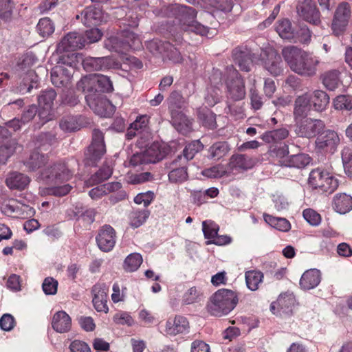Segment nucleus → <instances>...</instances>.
Segmentation results:
<instances>
[{
    "mask_svg": "<svg viewBox=\"0 0 352 352\" xmlns=\"http://www.w3.org/2000/svg\"><path fill=\"white\" fill-rule=\"evenodd\" d=\"M72 175L73 172L65 163L58 162L43 169L41 172L39 179L46 184L52 186L46 189L48 195L63 197L67 195L72 187L69 184H58L67 182Z\"/></svg>",
    "mask_w": 352,
    "mask_h": 352,
    "instance_id": "f257e3e1",
    "label": "nucleus"
},
{
    "mask_svg": "<svg viewBox=\"0 0 352 352\" xmlns=\"http://www.w3.org/2000/svg\"><path fill=\"white\" fill-rule=\"evenodd\" d=\"M164 14L168 17L177 19L181 29L184 32H194L201 36L208 32L207 27L195 21L197 12L192 7L180 4L169 5L164 9Z\"/></svg>",
    "mask_w": 352,
    "mask_h": 352,
    "instance_id": "f03ea898",
    "label": "nucleus"
},
{
    "mask_svg": "<svg viewBox=\"0 0 352 352\" xmlns=\"http://www.w3.org/2000/svg\"><path fill=\"white\" fill-rule=\"evenodd\" d=\"M238 303V298L234 292L221 289L217 291L210 298L207 305L208 312L217 317L228 314Z\"/></svg>",
    "mask_w": 352,
    "mask_h": 352,
    "instance_id": "7ed1b4c3",
    "label": "nucleus"
},
{
    "mask_svg": "<svg viewBox=\"0 0 352 352\" xmlns=\"http://www.w3.org/2000/svg\"><path fill=\"white\" fill-rule=\"evenodd\" d=\"M170 152L171 148L169 146L164 143L154 142L146 146L144 151L133 154L130 159V164L133 166L155 164L166 157Z\"/></svg>",
    "mask_w": 352,
    "mask_h": 352,
    "instance_id": "20e7f679",
    "label": "nucleus"
},
{
    "mask_svg": "<svg viewBox=\"0 0 352 352\" xmlns=\"http://www.w3.org/2000/svg\"><path fill=\"white\" fill-rule=\"evenodd\" d=\"M33 65V60L29 56H25L21 61H19L14 68L15 74L22 78L19 90L23 94L30 93L31 90L37 88L38 84V76L36 73L30 69Z\"/></svg>",
    "mask_w": 352,
    "mask_h": 352,
    "instance_id": "39448f33",
    "label": "nucleus"
},
{
    "mask_svg": "<svg viewBox=\"0 0 352 352\" xmlns=\"http://www.w3.org/2000/svg\"><path fill=\"white\" fill-rule=\"evenodd\" d=\"M308 183L314 188L318 189L321 192L328 195L333 193L339 186L338 179L320 168H317L310 172Z\"/></svg>",
    "mask_w": 352,
    "mask_h": 352,
    "instance_id": "423d86ee",
    "label": "nucleus"
},
{
    "mask_svg": "<svg viewBox=\"0 0 352 352\" xmlns=\"http://www.w3.org/2000/svg\"><path fill=\"white\" fill-rule=\"evenodd\" d=\"M106 153L104 134L99 129L92 131V141L85 153L86 166H94Z\"/></svg>",
    "mask_w": 352,
    "mask_h": 352,
    "instance_id": "0eeeda50",
    "label": "nucleus"
},
{
    "mask_svg": "<svg viewBox=\"0 0 352 352\" xmlns=\"http://www.w3.org/2000/svg\"><path fill=\"white\" fill-rule=\"evenodd\" d=\"M325 129V124L318 119L305 118L296 121L295 133L300 138H314Z\"/></svg>",
    "mask_w": 352,
    "mask_h": 352,
    "instance_id": "6e6552de",
    "label": "nucleus"
},
{
    "mask_svg": "<svg viewBox=\"0 0 352 352\" xmlns=\"http://www.w3.org/2000/svg\"><path fill=\"white\" fill-rule=\"evenodd\" d=\"M340 138L337 132L325 129L320 131L315 140V148L324 153L333 154L340 144Z\"/></svg>",
    "mask_w": 352,
    "mask_h": 352,
    "instance_id": "1a4fd4ad",
    "label": "nucleus"
},
{
    "mask_svg": "<svg viewBox=\"0 0 352 352\" xmlns=\"http://www.w3.org/2000/svg\"><path fill=\"white\" fill-rule=\"evenodd\" d=\"M351 17V7L348 3L342 2L336 8L331 23V30L336 36L344 33Z\"/></svg>",
    "mask_w": 352,
    "mask_h": 352,
    "instance_id": "9d476101",
    "label": "nucleus"
},
{
    "mask_svg": "<svg viewBox=\"0 0 352 352\" xmlns=\"http://www.w3.org/2000/svg\"><path fill=\"white\" fill-rule=\"evenodd\" d=\"M296 10L298 16L306 22L314 25H319L321 23V14L315 1H300L296 6Z\"/></svg>",
    "mask_w": 352,
    "mask_h": 352,
    "instance_id": "9b49d317",
    "label": "nucleus"
},
{
    "mask_svg": "<svg viewBox=\"0 0 352 352\" xmlns=\"http://www.w3.org/2000/svg\"><path fill=\"white\" fill-rule=\"evenodd\" d=\"M307 54V52L294 45L284 47L281 51L285 61L290 69L296 74Z\"/></svg>",
    "mask_w": 352,
    "mask_h": 352,
    "instance_id": "f8f14e48",
    "label": "nucleus"
},
{
    "mask_svg": "<svg viewBox=\"0 0 352 352\" xmlns=\"http://www.w3.org/2000/svg\"><path fill=\"white\" fill-rule=\"evenodd\" d=\"M262 63L265 69L273 76H278L283 73L284 67L281 56L273 50L264 53Z\"/></svg>",
    "mask_w": 352,
    "mask_h": 352,
    "instance_id": "ddd939ff",
    "label": "nucleus"
},
{
    "mask_svg": "<svg viewBox=\"0 0 352 352\" xmlns=\"http://www.w3.org/2000/svg\"><path fill=\"white\" fill-rule=\"evenodd\" d=\"M108 15L100 8L88 6L81 12V21L86 26H96L108 20Z\"/></svg>",
    "mask_w": 352,
    "mask_h": 352,
    "instance_id": "4468645a",
    "label": "nucleus"
},
{
    "mask_svg": "<svg viewBox=\"0 0 352 352\" xmlns=\"http://www.w3.org/2000/svg\"><path fill=\"white\" fill-rule=\"evenodd\" d=\"M116 231L109 225L103 226L98 231L96 240L98 248L104 252L111 251L116 244Z\"/></svg>",
    "mask_w": 352,
    "mask_h": 352,
    "instance_id": "2eb2a0df",
    "label": "nucleus"
},
{
    "mask_svg": "<svg viewBox=\"0 0 352 352\" xmlns=\"http://www.w3.org/2000/svg\"><path fill=\"white\" fill-rule=\"evenodd\" d=\"M85 47V36L77 32H69L65 36L58 45L60 52L75 51Z\"/></svg>",
    "mask_w": 352,
    "mask_h": 352,
    "instance_id": "dca6fc26",
    "label": "nucleus"
},
{
    "mask_svg": "<svg viewBox=\"0 0 352 352\" xmlns=\"http://www.w3.org/2000/svg\"><path fill=\"white\" fill-rule=\"evenodd\" d=\"M83 68L88 71H103L114 67L116 63L109 56L103 57H87L82 60Z\"/></svg>",
    "mask_w": 352,
    "mask_h": 352,
    "instance_id": "f3484780",
    "label": "nucleus"
},
{
    "mask_svg": "<svg viewBox=\"0 0 352 352\" xmlns=\"http://www.w3.org/2000/svg\"><path fill=\"white\" fill-rule=\"evenodd\" d=\"M234 62L241 71L248 72L253 65L252 54L245 47H237L232 51Z\"/></svg>",
    "mask_w": 352,
    "mask_h": 352,
    "instance_id": "a211bd4d",
    "label": "nucleus"
},
{
    "mask_svg": "<svg viewBox=\"0 0 352 352\" xmlns=\"http://www.w3.org/2000/svg\"><path fill=\"white\" fill-rule=\"evenodd\" d=\"M108 287L105 284H97L92 288L94 306L98 311L107 313L109 311L107 302Z\"/></svg>",
    "mask_w": 352,
    "mask_h": 352,
    "instance_id": "6ab92c4d",
    "label": "nucleus"
},
{
    "mask_svg": "<svg viewBox=\"0 0 352 352\" xmlns=\"http://www.w3.org/2000/svg\"><path fill=\"white\" fill-rule=\"evenodd\" d=\"M228 96L234 101L243 100L245 96V82L236 72V78L227 83Z\"/></svg>",
    "mask_w": 352,
    "mask_h": 352,
    "instance_id": "aec40b11",
    "label": "nucleus"
},
{
    "mask_svg": "<svg viewBox=\"0 0 352 352\" xmlns=\"http://www.w3.org/2000/svg\"><path fill=\"white\" fill-rule=\"evenodd\" d=\"M311 157L307 153L292 154L282 160V165L286 167L302 169L311 163Z\"/></svg>",
    "mask_w": 352,
    "mask_h": 352,
    "instance_id": "412c9836",
    "label": "nucleus"
},
{
    "mask_svg": "<svg viewBox=\"0 0 352 352\" xmlns=\"http://www.w3.org/2000/svg\"><path fill=\"white\" fill-rule=\"evenodd\" d=\"M320 63L318 57L307 54L304 60L301 62L297 74L305 77L314 76L317 73V67Z\"/></svg>",
    "mask_w": 352,
    "mask_h": 352,
    "instance_id": "4be33fe9",
    "label": "nucleus"
},
{
    "mask_svg": "<svg viewBox=\"0 0 352 352\" xmlns=\"http://www.w3.org/2000/svg\"><path fill=\"white\" fill-rule=\"evenodd\" d=\"M39 150L37 148L34 149L23 162L29 171H36L45 166L48 161V156Z\"/></svg>",
    "mask_w": 352,
    "mask_h": 352,
    "instance_id": "5701e85b",
    "label": "nucleus"
},
{
    "mask_svg": "<svg viewBox=\"0 0 352 352\" xmlns=\"http://www.w3.org/2000/svg\"><path fill=\"white\" fill-rule=\"evenodd\" d=\"M189 324L187 319L182 316H176L173 319H168L166 324V332L170 336H175L187 331Z\"/></svg>",
    "mask_w": 352,
    "mask_h": 352,
    "instance_id": "b1692460",
    "label": "nucleus"
},
{
    "mask_svg": "<svg viewBox=\"0 0 352 352\" xmlns=\"http://www.w3.org/2000/svg\"><path fill=\"white\" fill-rule=\"evenodd\" d=\"M30 182V177L21 173L12 172L10 173L6 184L10 189L22 190H24Z\"/></svg>",
    "mask_w": 352,
    "mask_h": 352,
    "instance_id": "393cba45",
    "label": "nucleus"
},
{
    "mask_svg": "<svg viewBox=\"0 0 352 352\" xmlns=\"http://www.w3.org/2000/svg\"><path fill=\"white\" fill-rule=\"evenodd\" d=\"M71 77V72L62 66H56L51 71L52 83L57 87H67Z\"/></svg>",
    "mask_w": 352,
    "mask_h": 352,
    "instance_id": "a878e982",
    "label": "nucleus"
},
{
    "mask_svg": "<svg viewBox=\"0 0 352 352\" xmlns=\"http://www.w3.org/2000/svg\"><path fill=\"white\" fill-rule=\"evenodd\" d=\"M71 325V318L64 311H59L54 315L52 326L56 332H67L70 330Z\"/></svg>",
    "mask_w": 352,
    "mask_h": 352,
    "instance_id": "bb28decb",
    "label": "nucleus"
},
{
    "mask_svg": "<svg viewBox=\"0 0 352 352\" xmlns=\"http://www.w3.org/2000/svg\"><path fill=\"white\" fill-rule=\"evenodd\" d=\"M320 280V272L316 269H311L302 275L300 285L302 289L309 290L317 287Z\"/></svg>",
    "mask_w": 352,
    "mask_h": 352,
    "instance_id": "cd10ccee",
    "label": "nucleus"
},
{
    "mask_svg": "<svg viewBox=\"0 0 352 352\" xmlns=\"http://www.w3.org/2000/svg\"><path fill=\"white\" fill-rule=\"evenodd\" d=\"M168 107L170 115L183 111L187 107V100L177 91L170 93L167 98Z\"/></svg>",
    "mask_w": 352,
    "mask_h": 352,
    "instance_id": "c85d7f7f",
    "label": "nucleus"
},
{
    "mask_svg": "<svg viewBox=\"0 0 352 352\" xmlns=\"http://www.w3.org/2000/svg\"><path fill=\"white\" fill-rule=\"evenodd\" d=\"M310 104L313 109L318 112L326 109L329 104V96L322 90H315L309 94Z\"/></svg>",
    "mask_w": 352,
    "mask_h": 352,
    "instance_id": "c756f323",
    "label": "nucleus"
},
{
    "mask_svg": "<svg viewBox=\"0 0 352 352\" xmlns=\"http://www.w3.org/2000/svg\"><path fill=\"white\" fill-rule=\"evenodd\" d=\"M182 155H178L177 158L170 164L168 168L171 170L168 173V179L171 183H182L188 178L187 168L184 166L176 167L178 160H182Z\"/></svg>",
    "mask_w": 352,
    "mask_h": 352,
    "instance_id": "7c9ffc66",
    "label": "nucleus"
},
{
    "mask_svg": "<svg viewBox=\"0 0 352 352\" xmlns=\"http://www.w3.org/2000/svg\"><path fill=\"white\" fill-rule=\"evenodd\" d=\"M311 107L309 94L298 96L294 102V116L295 120L307 116Z\"/></svg>",
    "mask_w": 352,
    "mask_h": 352,
    "instance_id": "2f4dec72",
    "label": "nucleus"
},
{
    "mask_svg": "<svg viewBox=\"0 0 352 352\" xmlns=\"http://www.w3.org/2000/svg\"><path fill=\"white\" fill-rule=\"evenodd\" d=\"M333 209L340 214H346L352 209V197L345 193L337 194L333 197Z\"/></svg>",
    "mask_w": 352,
    "mask_h": 352,
    "instance_id": "473e14b6",
    "label": "nucleus"
},
{
    "mask_svg": "<svg viewBox=\"0 0 352 352\" xmlns=\"http://www.w3.org/2000/svg\"><path fill=\"white\" fill-rule=\"evenodd\" d=\"M81 116H65L59 122V127L65 133H72L80 130L82 127Z\"/></svg>",
    "mask_w": 352,
    "mask_h": 352,
    "instance_id": "72a5a7b5",
    "label": "nucleus"
},
{
    "mask_svg": "<svg viewBox=\"0 0 352 352\" xmlns=\"http://www.w3.org/2000/svg\"><path fill=\"white\" fill-rule=\"evenodd\" d=\"M229 164L232 169L240 168L247 170L254 166V162L252 157L247 155L236 154L230 157Z\"/></svg>",
    "mask_w": 352,
    "mask_h": 352,
    "instance_id": "f704fd0d",
    "label": "nucleus"
},
{
    "mask_svg": "<svg viewBox=\"0 0 352 352\" xmlns=\"http://www.w3.org/2000/svg\"><path fill=\"white\" fill-rule=\"evenodd\" d=\"M339 76L340 72L336 69L326 72L321 76L322 84L328 90L334 91L341 84Z\"/></svg>",
    "mask_w": 352,
    "mask_h": 352,
    "instance_id": "c9c22d12",
    "label": "nucleus"
},
{
    "mask_svg": "<svg viewBox=\"0 0 352 352\" xmlns=\"http://www.w3.org/2000/svg\"><path fill=\"white\" fill-rule=\"evenodd\" d=\"M230 150L227 142H217L208 148V157L218 160L226 156Z\"/></svg>",
    "mask_w": 352,
    "mask_h": 352,
    "instance_id": "e433bc0d",
    "label": "nucleus"
},
{
    "mask_svg": "<svg viewBox=\"0 0 352 352\" xmlns=\"http://www.w3.org/2000/svg\"><path fill=\"white\" fill-rule=\"evenodd\" d=\"M278 35L286 40L292 41L296 38V33L289 19L278 21L276 27Z\"/></svg>",
    "mask_w": 352,
    "mask_h": 352,
    "instance_id": "4c0bfd02",
    "label": "nucleus"
},
{
    "mask_svg": "<svg viewBox=\"0 0 352 352\" xmlns=\"http://www.w3.org/2000/svg\"><path fill=\"white\" fill-rule=\"evenodd\" d=\"M58 141L56 135L52 132L42 133L36 139V148L43 151H47L50 147Z\"/></svg>",
    "mask_w": 352,
    "mask_h": 352,
    "instance_id": "58836bf2",
    "label": "nucleus"
},
{
    "mask_svg": "<svg viewBox=\"0 0 352 352\" xmlns=\"http://www.w3.org/2000/svg\"><path fill=\"white\" fill-rule=\"evenodd\" d=\"M127 44L124 43L122 36H111L104 41V47L110 51L124 54L128 50Z\"/></svg>",
    "mask_w": 352,
    "mask_h": 352,
    "instance_id": "ea45409f",
    "label": "nucleus"
},
{
    "mask_svg": "<svg viewBox=\"0 0 352 352\" xmlns=\"http://www.w3.org/2000/svg\"><path fill=\"white\" fill-rule=\"evenodd\" d=\"M171 118L173 124L177 131L185 133L190 129L191 122L183 111L172 114Z\"/></svg>",
    "mask_w": 352,
    "mask_h": 352,
    "instance_id": "a19ab883",
    "label": "nucleus"
},
{
    "mask_svg": "<svg viewBox=\"0 0 352 352\" xmlns=\"http://www.w3.org/2000/svg\"><path fill=\"white\" fill-rule=\"evenodd\" d=\"M263 218L267 223L278 230L286 232L290 229V223L285 218L275 217L267 214H264Z\"/></svg>",
    "mask_w": 352,
    "mask_h": 352,
    "instance_id": "79ce46f5",
    "label": "nucleus"
},
{
    "mask_svg": "<svg viewBox=\"0 0 352 352\" xmlns=\"http://www.w3.org/2000/svg\"><path fill=\"white\" fill-rule=\"evenodd\" d=\"M198 118L202 124L208 129H213L217 126L215 114L206 107L199 110Z\"/></svg>",
    "mask_w": 352,
    "mask_h": 352,
    "instance_id": "37998d69",
    "label": "nucleus"
},
{
    "mask_svg": "<svg viewBox=\"0 0 352 352\" xmlns=\"http://www.w3.org/2000/svg\"><path fill=\"white\" fill-rule=\"evenodd\" d=\"M76 89L84 93L96 92V79L94 76L89 75L82 77L76 84Z\"/></svg>",
    "mask_w": 352,
    "mask_h": 352,
    "instance_id": "c03bdc74",
    "label": "nucleus"
},
{
    "mask_svg": "<svg viewBox=\"0 0 352 352\" xmlns=\"http://www.w3.org/2000/svg\"><path fill=\"white\" fill-rule=\"evenodd\" d=\"M57 96L56 92L53 89L42 91L38 96V103L39 107H47L52 108L54 101Z\"/></svg>",
    "mask_w": 352,
    "mask_h": 352,
    "instance_id": "a18cd8bd",
    "label": "nucleus"
},
{
    "mask_svg": "<svg viewBox=\"0 0 352 352\" xmlns=\"http://www.w3.org/2000/svg\"><path fill=\"white\" fill-rule=\"evenodd\" d=\"M263 274L258 271H248L245 273V281L248 287L255 291L258 289V285L262 282Z\"/></svg>",
    "mask_w": 352,
    "mask_h": 352,
    "instance_id": "49530a36",
    "label": "nucleus"
},
{
    "mask_svg": "<svg viewBox=\"0 0 352 352\" xmlns=\"http://www.w3.org/2000/svg\"><path fill=\"white\" fill-rule=\"evenodd\" d=\"M203 294L200 289L196 287H192L183 295L182 303L184 305H191L199 302L201 300Z\"/></svg>",
    "mask_w": 352,
    "mask_h": 352,
    "instance_id": "de8ad7c7",
    "label": "nucleus"
},
{
    "mask_svg": "<svg viewBox=\"0 0 352 352\" xmlns=\"http://www.w3.org/2000/svg\"><path fill=\"white\" fill-rule=\"evenodd\" d=\"M36 30L43 37H47L54 31V24L50 18L45 17L39 20Z\"/></svg>",
    "mask_w": 352,
    "mask_h": 352,
    "instance_id": "09e8293b",
    "label": "nucleus"
},
{
    "mask_svg": "<svg viewBox=\"0 0 352 352\" xmlns=\"http://www.w3.org/2000/svg\"><path fill=\"white\" fill-rule=\"evenodd\" d=\"M149 214L148 210H133L130 214V225L135 228L140 227L146 221Z\"/></svg>",
    "mask_w": 352,
    "mask_h": 352,
    "instance_id": "8fccbe9b",
    "label": "nucleus"
},
{
    "mask_svg": "<svg viewBox=\"0 0 352 352\" xmlns=\"http://www.w3.org/2000/svg\"><path fill=\"white\" fill-rule=\"evenodd\" d=\"M114 111V107L108 100H100L96 103L95 112L101 117H109Z\"/></svg>",
    "mask_w": 352,
    "mask_h": 352,
    "instance_id": "3c124183",
    "label": "nucleus"
},
{
    "mask_svg": "<svg viewBox=\"0 0 352 352\" xmlns=\"http://www.w3.org/2000/svg\"><path fill=\"white\" fill-rule=\"evenodd\" d=\"M221 91L216 86H210L206 90L204 97L205 103L209 107H213L220 101Z\"/></svg>",
    "mask_w": 352,
    "mask_h": 352,
    "instance_id": "603ef678",
    "label": "nucleus"
},
{
    "mask_svg": "<svg viewBox=\"0 0 352 352\" xmlns=\"http://www.w3.org/2000/svg\"><path fill=\"white\" fill-rule=\"evenodd\" d=\"M164 52L163 56L168 58L170 60L175 63H181L182 56L181 53L177 47L169 42H165V47H164Z\"/></svg>",
    "mask_w": 352,
    "mask_h": 352,
    "instance_id": "864d4df0",
    "label": "nucleus"
},
{
    "mask_svg": "<svg viewBox=\"0 0 352 352\" xmlns=\"http://www.w3.org/2000/svg\"><path fill=\"white\" fill-rule=\"evenodd\" d=\"M142 263V257L138 253L129 254L124 263V268L129 272H134L138 269Z\"/></svg>",
    "mask_w": 352,
    "mask_h": 352,
    "instance_id": "5fc2aeb1",
    "label": "nucleus"
},
{
    "mask_svg": "<svg viewBox=\"0 0 352 352\" xmlns=\"http://www.w3.org/2000/svg\"><path fill=\"white\" fill-rule=\"evenodd\" d=\"M341 155L344 172L349 177H352V147L344 146Z\"/></svg>",
    "mask_w": 352,
    "mask_h": 352,
    "instance_id": "6e6d98bb",
    "label": "nucleus"
},
{
    "mask_svg": "<svg viewBox=\"0 0 352 352\" xmlns=\"http://www.w3.org/2000/svg\"><path fill=\"white\" fill-rule=\"evenodd\" d=\"M111 175L112 168L109 165L104 164L91 177V181L94 184H100L108 179Z\"/></svg>",
    "mask_w": 352,
    "mask_h": 352,
    "instance_id": "4d7b16f0",
    "label": "nucleus"
},
{
    "mask_svg": "<svg viewBox=\"0 0 352 352\" xmlns=\"http://www.w3.org/2000/svg\"><path fill=\"white\" fill-rule=\"evenodd\" d=\"M96 79V92H111L113 91V85L109 78L104 75H94Z\"/></svg>",
    "mask_w": 352,
    "mask_h": 352,
    "instance_id": "13d9d810",
    "label": "nucleus"
},
{
    "mask_svg": "<svg viewBox=\"0 0 352 352\" xmlns=\"http://www.w3.org/2000/svg\"><path fill=\"white\" fill-rule=\"evenodd\" d=\"M300 147L294 144L284 143L283 145L275 148L272 150V152L275 154L277 157L283 159L284 160L288 157L290 152H295V150H299Z\"/></svg>",
    "mask_w": 352,
    "mask_h": 352,
    "instance_id": "bf43d9fd",
    "label": "nucleus"
},
{
    "mask_svg": "<svg viewBox=\"0 0 352 352\" xmlns=\"http://www.w3.org/2000/svg\"><path fill=\"white\" fill-rule=\"evenodd\" d=\"M333 106L337 110L351 111L352 109V96L340 95L333 100Z\"/></svg>",
    "mask_w": 352,
    "mask_h": 352,
    "instance_id": "052dcab7",
    "label": "nucleus"
},
{
    "mask_svg": "<svg viewBox=\"0 0 352 352\" xmlns=\"http://www.w3.org/2000/svg\"><path fill=\"white\" fill-rule=\"evenodd\" d=\"M120 35L124 43L127 44L126 45L129 50L131 47L139 46L140 41L138 36L130 30L124 29L122 31Z\"/></svg>",
    "mask_w": 352,
    "mask_h": 352,
    "instance_id": "680f3d73",
    "label": "nucleus"
},
{
    "mask_svg": "<svg viewBox=\"0 0 352 352\" xmlns=\"http://www.w3.org/2000/svg\"><path fill=\"white\" fill-rule=\"evenodd\" d=\"M219 230V226L212 221H204L202 222V230L206 239L212 240L217 236Z\"/></svg>",
    "mask_w": 352,
    "mask_h": 352,
    "instance_id": "e2e57ef3",
    "label": "nucleus"
},
{
    "mask_svg": "<svg viewBox=\"0 0 352 352\" xmlns=\"http://www.w3.org/2000/svg\"><path fill=\"white\" fill-rule=\"evenodd\" d=\"M294 305V298L292 294H280L277 299V307L283 312L290 311Z\"/></svg>",
    "mask_w": 352,
    "mask_h": 352,
    "instance_id": "0e129e2a",
    "label": "nucleus"
},
{
    "mask_svg": "<svg viewBox=\"0 0 352 352\" xmlns=\"http://www.w3.org/2000/svg\"><path fill=\"white\" fill-rule=\"evenodd\" d=\"M13 3L11 0H0V18L8 21L12 14Z\"/></svg>",
    "mask_w": 352,
    "mask_h": 352,
    "instance_id": "69168bd1",
    "label": "nucleus"
},
{
    "mask_svg": "<svg viewBox=\"0 0 352 352\" xmlns=\"http://www.w3.org/2000/svg\"><path fill=\"white\" fill-rule=\"evenodd\" d=\"M146 48L153 54H162L164 52V47H165V42L159 39H153L146 42Z\"/></svg>",
    "mask_w": 352,
    "mask_h": 352,
    "instance_id": "338daca9",
    "label": "nucleus"
},
{
    "mask_svg": "<svg viewBox=\"0 0 352 352\" xmlns=\"http://www.w3.org/2000/svg\"><path fill=\"white\" fill-rule=\"evenodd\" d=\"M82 36H85L86 45L98 41L102 38V33L98 28H91L86 30Z\"/></svg>",
    "mask_w": 352,
    "mask_h": 352,
    "instance_id": "774afa93",
    "label": "nucleus"
}]
</instances>
